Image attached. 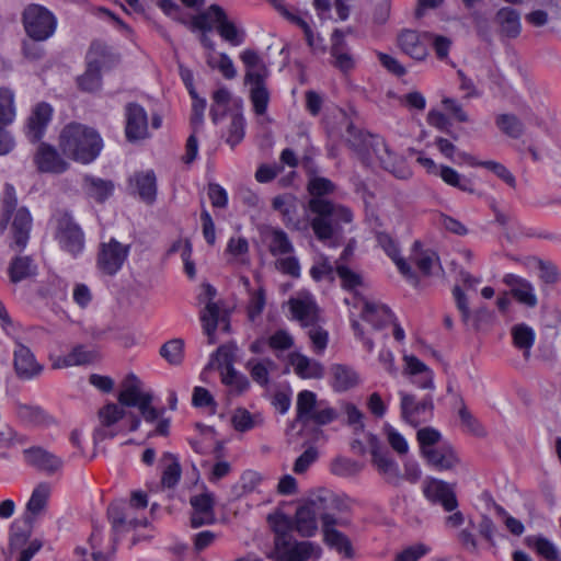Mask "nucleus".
<instances>
[{
  "label": "nucleus",
  "instance_id": "obj_42",
  "mask_svg": "<svg viewBox=\"0 0 561 561\" xmlns=\"http://www.w3.org/2000/svg\"><path fill=\"white\" fill-rule=\"evenodd\" d=\"M317 396L309 390H302L297 396V415L296 422L307 426L310 423V416L316 410Z\"/></svg>",
  "mask_w": 561,
  "mask_h": 561
},
{
  "label": "nucleus",
  "instance_id": "obj_58",
  "mask_svg": "<svg viewBox=\"0 0 561 561\" xmlns=\"http://www.w3.org/2000/svg\"><path fill=\"white\" fill-rule=\"evenodd\" d=\"M413 262L424 276H430L432 275L433 267L436 264H439V257L436 252L432 250H422L420 252H415L413 255Z\"/></svg>",
  "mask_w": 561,
  "mask_h": 561
},
{
  "label": "nucleus",
  "instance_id": "obj_20",
  "mask_svg": "<svg viewBox=\"0 0 561 561\" xmlns=\"http://www.w3.org/2000/svg\"><path fill=\"white\" fill-rule=\"evenodd\" d=\"M422 457L430 467L437 471H451L460 463L457 451L448 443L438 445L435 449L426 451Z\"/></svg>",
  "mask_w": 561,
  "mask_h": 561
},
{
  "label": "nucleus",
  "instance_id": "obj_60",
  "mask_svg": "<svg viewBox=\"0 0 561 561\" xmlns=\"http://www.w3.org/2000/svg\"><path fill=\"white\" fill-rule=\"evenodd\" d=\"M163 458L170 459L171 463H169L163 470L161 482L163 486L173 488L178 484L181 478V466L171 453H164Z\"/></svg>",
  "mask_w": 561,
  "mask_h": 561
},
{
  "label": "nucleus",
  "instance_id": "obj_13",
  "mask_svg": "<svg viewBox=\"0 0 561 561\" xmlns=\"http://www.w3.org/2000/svg\"><path fill=\"white\" fill-rule=\"evenodd\" d=\"M217 290L210 284L203 286V294L199 295L201 301H206V307L201 314V321L204 333L208 336L210 344L215 343V333L218 327L220 309L214 298L216 297Z\"/></svg>",
  "mask_w": 561,
  "mask_h": 561
},
{
  "label": "nucleus",
  "instance_id": "obj_54",
  "mask_svg": "<svg viewBox=\"0 0 561 561\" xmlns=\"http://www.w3.org/2000/svg\"><path fill=\"white\" fill-rule=\"evenodd\" d=\"M221 376V381L226 386L234 388L239 393L250 388V381L247 376L236 370L231 363L226 365V371H222Z\"/></svg>",
  "mask_w": 561,
  "mask_h": 561
},
{
  "label": "nucleus",
  "instance_id": "obj_61",
  "mask_svg": "<svg viewBox=\"0 0 561 561\" xmlns=\"http://www.w3.org/2000/svg\"><path fill=\"white\" fill-rule=\"evenodd\" d=\"M245 121L242 114L236 113L231 116L226 141L231 148L240 144L244 137Z\"/></svg>",
  "mask_w": 561,
  "mask_h": 561
},
{
  "label": "nucleus",
  "instance_id": "obj_32",
  "mask_svg": "<svg viewBox=\"0 0 561 561\" xmlns=\"http://www.w3.org/2000/svg\"><path fill=\"white\" fill-rule=\"evenodd\" d=\"M495 23L500 33L508 38H515L520 34V15L512 8H502L495 14Z\"/></svg>",
  "mask_w": 561,
  "mask_h": 561
},
{
  "label": "nucleus",
  "instance_id": "obj_38",
  "mask_svg": "<svg viewBox=\"0 0 561 561\" xmlns=\"http://www.w3.org/2000/svg\"><path fill=\"white\" fill-rule=\"evenodd\" d=\"M245 367L253 381L266 387L270 383V371L276 367V364L271 358H251L247 362Z\"/></svg>",
  "mask_w": 561,
  "mask_h": 561
},
{
  "label": "nucleus",
  "instance_id": "obj_18",
  "mask_svg": "<svg viewBox=\"0 0 561 561\" xmlns=\"http://www.w3.org/2000/svg\"><path fill=\"white\" fill-rule=\"evenodd\" d=\"M14 370L19 378L30 380L41 375L43 366L33 352L22 343H16L13 352Z\"/></svg>",
  "mask_w": 561,
  "mask_h": 561
},
{
  "label": "nucleus",
  "instance_id": "obj_48",
  "mask_svg": "<svg viewBox=\"0 0 561 561\" xmlns=\"http://www.w3.org/2000/svg\"><path fill=\"white\" fill-rule=\"evenodd\" d=\"M268 522L275 533V545L282 539L288 541L294 538L291 535V531L295 529L294 520L288 516L284 514H277L275 516L270 515Z\"/></svg>",
  "mask_w": 561,
  "mask_h": 561
},
{
  "label": "nucleus",
  "instance_id": "obj_45",
  "mask_svg": "<svg viewBox=\"0 0 561 561\" xmlns=\"http://www.w3.org/2000/svg\"><path fill=\"white\" fill-rule=\"evenodd\" d=\"M514 345L524 352L526 358L529 357L530 348L535 343V331L525 323L516 324L511 330Z\"/></svg>",
  "mask_w": 561,
  "mask_h": 561
},
{
  "label": "nucleus",
  "instance_id": "obj_4",
  "mask_svg": "<svg viewBox=\"0 0 561 561\" xmlns=\"http://www.w3.org/2000/svg\"><path fill=\"white\" fill-rule=\"evenodd\" d=\"M240 59L245 67L244 83L250 85V100L253 110L255 114L263 115L266 113L270 102V92L265 83L270 71L263 59L253 49L243 50Z\"/></svg>",
  "mask_w": 561,
  "mask_h": 561
},
{
  "label": "nucleus",
  "instance_id": "obj_1",
  "mask_svg": "<svg viewBox=\"0 0 561 561\" xmlns=\"http://www.w3.org/2000/svg\"><path fill=\"white\" fill-rule=\"evenodd\" d=\"M307 191L311 195L308 207L316 215L311 220V228L316 237L322 242H328L329 245H337L334 238L339 225L351 222L352 211L325 198L335 191V184L327 178L311 176L307 184Z\"/></svg>",
  "mask_w": 561,
  "mask_h": 561
},
{
  "label": "nucleus",
  "instance_id": "obj_3",
  "mask_svg": "<svg viewBox=\"0 0 561 561\" xmlns=\"http://www.w3.org/2000/svg\"><path fill=\"white\" fill-rule=\"evenodd\" d=\"M62 153L82 164L93 162L103 149V139L92 127L80 123L66 125L59 135Z\"/></svg>",
  "mask_w": 561,
  "mask_h": 561
},
{
  "label": "nucleus",
  "instance_id": "obj_40",
  "mask_svg": "<svg viewBox=\"0 0 561 561\" xmlns=\"http://www.w3.org/2000/svg\"><path fill=\"white\" fill-rule=\"evenodd\" d=\"M129 515H133V505H127L126 502H114L108 506L107 517L114 534V541H117V537L122 535L124 518Z\"/></svg>",
  "mask_w": 561,
  "mask_h": 561
},
{
  "label": "nucleus",
  "instance_id": "obj_30",
  "mask_svg": "<svg viewBox=\"0 0 561 561\" xmlns=\"http://www.w3.org/2000/svg\"><path fill=\"white\" fill-rule=\"evenodd\" d=\"M331 56L333 57L334 67L339 68L343 72L354 68V59L346 49V43L344 41V32L336 28L332 33L331 37Z\"/></svg>",
  "mask_w": 561,
  "mask_h": 561
},
{
  "label": "nucleus",
  "instance_id": "obj_27",
  "mask_svg": "<svg viewBox=\"0 0 561 561\" xmlns=\"http://www.w3.org/2000/svg\"><path fill=\"white\" fill-rule=\"evenodd\" d=\"M377 242L387 253V255L394 262L399 272L408 279L416 280V274L407 263V261L399 255V249L394 240L386 232L377 233Z\"/></svg>",
  "mask_w": 561,
  "mask_h": 561
},
{
  "label": "nucleus",
  "instance_id": "obj_17",
  "mask_svg": "<svg viewBox=\"0 0 561 561\" xmlns=\"http://www.w3.org/2000/svg\"><path fill=\"white\" fill-rule=\"evenodd\" d=\"M27 465L36 468L46 474H54L62 468L64 461L60 457L39 446H33L23 450Z\"/></svg>",
  "mask_w": 561,
  "mask_h": 561
},
{
  "label": "nucleus",
  "instance_id": "obj_31",
  "mask_svg": "<svg viewBox=\"0 0 561 561\" xmlns=\"http://www.w3.org/2000/svg\"><path fill=\"white\" fill-rule=\"evenodd\" d=\"M218 23L216 25V31L219 36L231 46H240L243 44L247 37L245 30L239 27L233 21L228 19L226 11L218 10Z\"/></svg>",
  "mask_w": 561,
  "mask_h": 561
},
{
  "label": "nucleus",
  "instance_id": "obj_57",
  "mask_svg": "<svg viewBox=\"0 0 561 561\" xmlns=\"http://www.w3.org/2000/svg\"><path fill=\"white\" fill-rule=\"evenodd\" d=\"M528 545L548 561H561L556 546L545 537L528 538Z\"/></svg>",
  "mask_w": 561,
  "mask_h": 561
},
{
  "label": "nucleus",
  "instance_id": "obj_64",
  "mask_svg": "<svg viewBox=\"0 0 561 561\" xmlns=\"http://www.w3.org/2000/svg\"><path fill=\"white\" fill-rule=\"evenodd\" d=\"M231 422L234 430L238 432H248L256 426L255 416L244 408L236 409Z\"/></svg>",
  "mask_w": 561,
  "mask_h": 561
},
{
  "label": "nucleus",
  "instance_id": "obj_24",
  "mask_svg": "<svg viewBox=\"0 0 561 561\" xmlns=\"http://www.w3.org/2000/svg\"><path fill=\"white\" fill-rule=\"evenodd\" d=\"M150 397H152V393L142 390L140 379L130 374L124 380L117 399L122 407L138 408L146 398Z\"/></svg>",
  "mask_w": 561,
  "mask_h": 561
},
{
  "label": "nucleus",
  "instance_id": "obj_29",
  "mask_svg": "<svg viewBox=\"0 0 561 561\" xmlns=\"http://www.w3.org/2000/svg\"><path fill=\"white\" fill-rule=\"evenodd\" d=\"M32 229V216L26 207L16 209L11 225L14 244L21 250L24 249L30 239Z\"/></svg>",
  "mask_w": 561,
  "mask_h": 561
},
{
  "label": "nucleus",
  "instance_id": "obj_35",
  "mask_svg": "<svg viewBox=\"0 0 561 561\" xmlns=\"http://www.w3.org/2000/svg\"><path fill=\"white\" fill-rule=\"evenodd\" d=\"M16 415L23 423L32 426H49L54 423V417L38 405L18 404Z\"/></svg>",
  "mask_w": 561,
  "mask_h": 561
},
{
  "label": "nucleus",
  "instance_id": "obj_2",
  "mask_svg": "<svg viewBox=\"0 0 561 561\" xmlns=\"http://www.w3.org/2000/svg\"><path fill=\"white\" fill-rule=\"evenodd\" d=\"M346 144L364 165H370L373 157H376L380 167L396 178L405 180L411 176L404 159L393 152L383 138L366 134L350 124L346 130Z\"/></svg>",
  "mask_w": 561,
  "mask_h": 561
},
{
  "label": "nucleus",
  "instance_id": "obj_59",
  "mask_svg": "<svg viewBox=\"0 0 561 561\" xmlns=\"http://www.w3.org/2000/svg\"><path fill=\"white\" fill-rule=\"evenodd\" d=\"M417 442L420 444L421 455L424 456L426 451L435 449L440 440V433L433 427H424L417 431Z\"/></svg>",
  "mask_w": 561,
  "mask_h": 561
},
{
  "label": "nucleus",
  "instance_id": "obj_19",
  "mask_svg": "<svg viewBox=\"0 0 561 561\" xmlns=\"http://www.w3.org/2000/svg\"><path fill=\"white\" fill-rule=\"evenodd\" d=\"M54 110L50 104L41 102L34 106L27 118L26 136L32 142H38L51 121Z\"/></svg>",
  "mask_w": 561,
  "mask_h": 561
},
{
  "label": "nucleus",
  "instance_id": "obj_16",
  "mask_svg": "<svg viewBox=\"0 0 561 561\" xmlns=\"http://www.w3.org/2000/svg\"><path fill=\"white\" fill-rule=\"evenodd\" d=\"M34 163L38 171L60 174L68 170L69 163L60 156L57 149L42 142L34 156Z\"/></svg>",
  "mask_w": 561,
  "mask_h": 561
},
{
  "label": "nucleus",
  "instance_id": "obj_14",
  "mask_svg": "<svg viewBox=\"0 0 561 561\" xmlns=\"http://www.w3.org/2000/svg\"><path fill=\"white\" fill-rule=\"evenodd\" d=\"M368 445L370 447L373 463L377 467L378 471L385 476L387 482L398 485L401 480L398 463L389 457L387 453L381 451L380 442L377 436L369 434Z\"/></svg>",
  "mask_w": 561,
  "mask_h": 561
},
{
  "label": "nucleus",
  "instance_id": "obj_56",
  "mask_svg": "<svg viewBox=\"0 0 561 561\" xmlns=\"http://www.w3.org/2000/svg\"><path fill=\"white\" fill-rule=\"evenodd\" d=\"M46 41H36L26 36L22 41L21 51L25 59L28 61H39L46 56V48L44 43Z\"/></svg>",
  "mask_w": 561,
  "mask_h": 561
},
{
  "label": "nucleus",
  "instance_id": "obj_9",
  "mask_svg": "<svg viewBox=\"0 0 561 561\" xmlns=\"http://www.w3.org/2000/svg\"><path fill=\"white\" fill-rule=\"evenodd\" d=\"M125 135L129 142L146 139L148 133V115L138 103H128L125 106Z\"/></svg>",
  "mask_w": 561,
  "mask_h": 561
},
{
  "label": "nucleus",
  "instance_id": "obj_62",
  "mask_svg": "<svg viewBox=\"0 0 561 561\" xmlns=\"http://www.w3.org/2000/svg\"><path fill=\"white\" fill-rule=\"evenodd\" d=\"M248 316L250 320H255L264 310L266 305V293L263 286L249 294Z\"/></svg>",
  "mask_w": 561,
  "mask_h": 561
},
{
  "label": "nucleus",
  "instance_id": "obj_41",
  "mask_svg": "<svg viewBox=\"0 0 561 561\" xmlns=\"http://www.w3.org/2000/svg\"><path fill=\"white\" fill-rule=\"evenodd\" d=\"M31 518L25 517V525L21 526L18 523H13L10 528L9 549L10 552L22 551L30 542L32 535Z\"/></svg>",
  "mask_w": 561,
  "mask_h": 561
},
{
  "label": "nucleus",
  "instance_id": "obj_21",
  "mask_svg": "<svg viewBox=\"0 0 561 561\" xmlns=\"http://www.w3.org/2000/svg\"><path fill=\"white\" fill-rule=\"evenodd\" d=\"M190 503L192 506L191 526L193 528L210 525L215 522V502L210 493L192 496Z\"/></svg>",
  "mask_w": 561,
  "mask_h": 561
},
{
  "label": "nucleus",
  "instance_id": "obj_15",
  "mask_svg": "<svg viewBox=\"0 0 561 561\" xmlns=\"http://www.w3.org/2000/svg\"><path fill=\"white\" fill-rule=\"evenodd\" d=\"M432 34L417 33L412 30H404L398 37V44L401 50L416 61L424 60L428 55L427 44Z\"/></svg>",
  "mask_w": 561,
  "mask_h": 561
},
{
  "label": "nucleus",
  "instance_id": "obj_49",
  "mask_svg": "<svg viewBox=\"0 0 561 561\" xmlns=\"http://www.w3.org/2000/svg\"><path fill=\"white\" fill-rule=\"evenodd\" d=\"M159 353L170 365H181L184 359V340L176 337L165 342Z\"/></svg>",
  "mask_w": 561,
  "mask_h": 561
},
{
  "label": "nucleus",
  "instance_id": "obj_10",
  "mask_svg": "<svg viewBox=\"0 0 561 561\" xmlns=\"http://www.w3.org/2000/svg\"><path fill=\"white\" fill-rule=\"evenodd\" d=\"M423 492L428 501L440 504L447 512L455 511L458 507L453 485L443 480L427 478L424 481Z\"/></svg>",
  "mask_w": 561,
  "mask_h": 561
},
{
  "label": "nucleus",
  "instance_id": "obj_39",
  "mask_svg": "<svg viewBox=\"0 0 561 561\" xmlns=\"http://www.w3.org/2000/svg\"><path fill=\"white\" fill-rule=\"evenodd\" d=\"M84 188L90 197L103 203L112 195L114 184L112 181L88 175L84 178Z\"/></svg>",
  "mask_w": 561,
  "mask_h": 561
},
{
  "label": "nucleus",
  "instance_id": "obj_55",
  "mask_svg": "<svg viewBox=\"0 0 561 561\" xmlns=\"http://www.w3.org/2000/svg\"><path fill=\"white\" fill-rule=\"evenodd\" d=\"M272 206L275 210L283 215L284 221L289 224L294 220L296 214V197L291 194H283L275 196L272 202Z\"/></svg>",
  "mask_w": 561,
  "mask_h": 561
},
{
  "label": "nucleus",
  "instance_id": "obj_44",
  "mask_svg": "<svg viewBox=\"0 0 561 561\" xmlns=\"http://www.w3.org/2000/svg\"><path fill=\"white\" fill-rule=\"evenodd\" d=\"M36 274V265L30 256H16L9 266V276L12 283H19Z\"/></svg>",
  "mask_w": 561,
  "mask_h": 561
},
{
  "label": "nucleus",
  "instance_id": "obj_26",
  "mask_svg": "<svg viewBox=\"0 0 561 561\" xmlns=\"http://www.w3.org/2000/svg\"><path fill=\"white\" fill-rule=\"evenodd\" d=\"M504 283L511 288L513 297L522 305L534 308L538 304L534 286L526 279L514 274H507Z\"/></svg>",
  "mask_w": 561,
  "mask_h": 561
},
{
  "label": "nucleus",
  "instance_id": "obj_22",
  "mask_svg": "<svg viewBox=\"0 0 561 561\" xmlns=\"http://www.w3.org/2000/svg\"><path fill=\"white\" fill-rule=\"evenodd\" d=\"M261 238L273 256L278 257L293 254L295 251L294 244L288 234L279 228L268 226L262 228Z\"/></svg>",
  "mask_w": 561,
  "mask_h": 561
},
{
  "label": "nucleus",
  "instance_id": "obj_52",
  "mask_svg": "<svg viewBox=\"0 0 561 561\" xmlns=\"http://www.w3.org/2000/svg\"><path fill=\"white\" fill-rule=\"evenodd\" d=\"M50 488L46 483L38 484L32 492L26 504V510L32 515H39L46 507L49 497Z\"/></svg>",
  "mask_w": 561,
  "mask_h": 561
},
{
  "label": "nucleus",
  "instance_id": "obj_6",
  "mask_svg": "<svg viewBox=\"0 0 561 561\" xmlns=\"http://www.w3.org/2000/svg\"><path fill=\"white\" fill-rule=\"evenodd\" d=\"M130 245H124L115 238L102 242L96 256L98 270L107 276H114L121 271L128 257Z\"/></svg>",
  "mask_w": 561,
  "mask_h": 561
},
{
  "label": "nucleus",
  "instance_id": "obj_25",
  "mask_svg": "<svg viewBox=\"0 0 561 561\" xmlns=\"http://www.w3.org/2000/svg\"><path fill=\"white\" fill-rule=\"evenodd\" d=\"M288 363L293 366L294 373L302 379H321L324 376L323 365L301 353H290Z\"/></svg>",
  "mask_w": 561,
  "mask_h": 561
},
{
  "label": "nucleus",
  "instance_id": "obj_46",
  "mask_svg": "<svg viewBox=\"0 0 561 561\" xmlns=\"http://www.w3.org/2000/svg\"><path fill=\"white\" fill-rule=\"evenodd\" d=\"M438 175L449 186L467 193L474 192L472 181L448 165H440Z\"/></svg>",
  "mask_w": 561,
  "mask_h": 561
},
{
  "label": "nucleus",
  "instance_id": "obj_47",
  "mask_svg": "<svg viewBox=\"0 0 561 561\" xmlns=\"http://www.w3.org/2000/svg\"><path fill=\"white\" fill-rule=\"evenodd\" d=\"M16 206L18 197L15 188L12 184L7 183L3 190L2 218L0 219V234H2L5 231L11 216L14 211H16Z\"/></svg>",
  "mask_w": 561,
  "mask_h": 561
},
{
  "label": "nucleus",
  "instance_id": "obj_28",
  "mask_svg": "<svg viewBox=\"0 0 561 561\" xmlns=\"http://www.w3.org/2000/svg\"><path fill=\"white\" fill-rule=\"evenodd\" d=\"M130 186L144 202L148 204L154 202L157 195V179L152 170L135 173L130 178Z\"/></svg>",
  "mask_w": 561,
  "mask_h": 561
},
{
  "label": "nucleus",
  "instance_id": "obj_33",
  "mask_svg": "<svg viewBox=\"0 0 561 561\" xmlns=\"http://www.w3.org/2000/svg\"><path fill=\"white\" fill-rule=\"evenodd\" d=\"M362 318L370 323L374 329L379 330L391 323L394 317L387 306L365 301Z\"/></svg>",
  "mask_w": 561,
  "mask_h": 561
},
{
  "label": "nucleus",
  "instance_id": "obj_11",
  "mask_svg": "<svg viewBox=\"0 0 561 561\" xmlns=\"http://www.w3.org/2000/svg\"><path fill=\"white\" fill-rule=\"evenodd\" d=\"M320 552L321 549L312 542H297L294 538L288 541L282 539L275 547L276 561H306L312 554L319 558Z\"/></svg>",
  "mask_w": 561,
  "mask_h": 561
},
{
  "label": "nucleus",
  "instance_id": "obj_43",
  "mask_svg": "<svg viewBox=\"0 0 561 561\" xmlns=\"http://www.w3.org/2000/svg\"><path fill=\"white\" fill-rule=\"evenodd\" d=\"M333 375V388L336 391H346L358 383V376L355 370L345 365H333L331 368Z\"/></svg>",
  "mask_w": 561,
  "mask_h": 561
},
{
  "label": "nucleus",
  "instance_id": "obj_34",
  "mask_svg": "<svg viewBox=\"0 0 561 561\" xmlns=\"http://www.w3.org/2000/svg\"><path fill=\"white\" fill-rule=\"evenodd\" d=\"M289 308L293 318L300 322L304 328H308L318 322V309L316 304L305 299H290Z\"/></svg>",
  "mask_w": 561,
  "mask_h": 561
},
{
  "label": "nucleus",
  "instance_id": "obj_37",
  "mask_svg": "<svg viewBox=\"0 0 561 561\" xmlns=\"http://www.w3.org/2000/svg\"><path fill=\"white\" fill-rule=\"evenodd\" d=\"M224 8L219 4H211L205 11L192 16L188 26L192 31H201L208 33L213 31L214 26L218 23V10Z\"/></svg>",
  "mask_w": 561,
  "mask_h": 561
},
{
  "label": "nucleus",
  "instance_id": "obj_63",
  "mask_svg": "<svg viewBox=\"0 0 561 561\" xmlns=\"http://www.w3.org/2000/svg\"><path fill=\"white\" fill-rule=\"evenodd\" d=\"M275 267L280 273L288 275L293 278H299L301 267L298 259L295 255L287 254V256H278L275 261Z\"/></svg>",
  "mask_w": 561,
  "mask_h": 561
},
{
  "label": "nucleus",
  "instance_id": "obj_5",
  "mask_svg": "<svg viewBox=\"0 0 561 561\" xmlns=\"http://www.w3.org/2000/svg\"><path fill=\"white\" fill-rule=\"evenodd\" d=\"M22 25L25 35L36 41H48L57 30V16L41 4H28L22 12Z\"/></svg>",
  "mask_w": 561,
  "mask_h": 561
},
{
  "label": "nucleus",
  "instance_id": "obj_53",
  "mask_svg": "<svg viewBox=\"0 0 561 561\" xmlns=\"http://www.w3.org/2000/svg\"><path fill=\"white\" fill-rule=\"evenodd\" d=\"M78 85L82 91L94 92L101 87V70L95 61H90L85 72L78 78Z\"/></svg>",
  "mask_w": 561,
  "mask_h": 561
},
{
  "label": "nucleus",
  "instance_id": "obj_36",
  "mask_svg": "<svg viewBox=\"0 0 561 561\" xmlns=\"http://www.w3.org/2000/svg\"><path fill=\"white\" fill-rule=\"evenodd\" d=\"M295 530L302 537H311L316 534L317 514L312 505L298 507L294 520Z\"/></svg>",
  "mask_w": 561,
  "mask_h": 561
},
{
  "label": "nucleus",
  "instance_id": "obj_23",
  "mask_svg": "<svg viewBox=\"0 0 561 561\" xmlns=\"http://www.w3.org/2000/svg\"><path fill=\"white\" fill-rule=\"evenodd\" d=\"M124 415V409L116 403H108L100 409V426L94 430V439L96 442H102L106 438H113L116 435V432L112 430V426L122 420Z\"/></svg>",
  "mask_w": 561,
  "mask_h": 561
},
{
  "label": "nucleus",
  "instance_id": "obj_51",
  "mask_svg": "<svg viewBox=\"0 0 561 561\" xmlns=\"http://www.w3.org/2000/svg\"><path fill=\"white\" fill-rule=\"evenodd\" d=\"M495 124L502 133L512 138H519L525 131L523 122L513 114H500Z\"/></svg>",
  "mask_w": 561,
  "mask_h": 561
},
{
  "label": "nucleus",
  "instance_id": "obj_50",
  "mask_svg": "<svg viewBox=\"0 0 561 561\" xmlns=\"http://www.w3.org/2000/svg\"><path fill=\"white\" fill-rule=\"evenodd\" d=\"M14 118V93L8 88H0V126L12 124Z\"/></svg>",
  "mask_w": 561,
  "mask_h": 561
},
{
  "label": "nucleus",
  "instance_id": "obj_7",
  "mask_svg": "<svg viewBox=\"0 0 561 561\" xmlns=\"http://www.w3.org/2000/svg\"><path fill=\"white\" fill-rule=\"evenodd\" d=\"M55 239L64 251L75 257L84 249V233L69 214H62L57 219Z\"/></svg>",
  "mask_w": 561,
  "mask_h": 561
},
{
  "label": "nucleus",
  "instance_id": "obj_8",
  "mask_svg": "<svg viewBox=\"0 0 561 561\" xmlns=\"http://www.w3.org/2000/svg\"><path fill=\"white\" fill-rule=\"evenodd\" d=\"M400 398L402 419L413 426H417L421 422L426 421V416L431 415L434 409L432 396H425L420 402L415 401L413 394L405 392H400Z\"/></svg>",
  "mask_w": 561,
  "mask_h": 561
},
{
  "label": "nucleus",
  "instance_id": "obj_12",
  "mask_svg": "<svg viewBox=\"0 0 561 561\" xmlns=\"http://www.w3.org/2000/svg\"><path fill=\"white\" fill-rule=\"evenodd\" d=\"M322 520V530L324 536V542L332 549H334L340 554H343L347 559H352L354 557V549L351 540L346 535L335 529V525H344L343 523H337L331 514H323L321 516Z\"/></svg>",
  "mask_w": 561,
  "mask_h": 561
}]
</instances>
